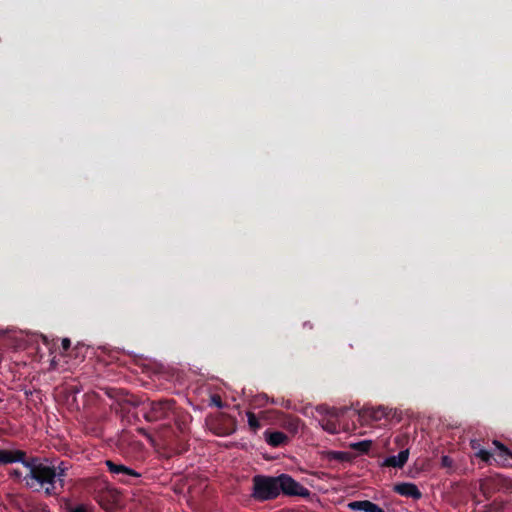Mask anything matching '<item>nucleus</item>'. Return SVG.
Returning <instances> with one entry per match:
<instances>
[{"mask_svg":"<svg viewBox=\"0 0 512 512\" xmlns=\"http://www.w3.org/2000/svg\"><path fill=\"white\" fill-rule=\"evenodd\" d=\"M250 498L263 503L277 499L281 494L289 497L309 498L311 492L289 474L278 476L256 474L251 479Z\"/></svg>","mask_w":512,"mask_h":512,"instance_id":"f257e3e1","label":"nucleus"},{"mask_svg":"<svg viewBox=\"0 0 512 512\" xmlns=\"http://www.w3.org/2000/svg\"><path fill=\"white\" fill-rule=\"evenodd\" d=\"M29 464L30 466H27L29 472L23 478L27 488L36 492L43 490L47 497L58 496L62 493L54 466L41 463L38 457H30Z\"/></svg>","mask_w":512,"mask_h":512,"instance_id":"f03ea898","label":"nucleus"},{"mask_svg":"<svg viewBox=\"0 0 512 512\" xmlns=\"http://www.w3.org/2000/svg\"><path fill=\"white\" fill-rule=\"evenodd\" d=\"M176 401L170 399L147 400L142 404V412L146 421L156 422L170 420Z\"/></svg>","mask_w":512,"mask_h":512,"instance_id":"7ed1b4c3","label":"nucleus"},{"mask_svg":"<svg viewBox=\"0 0 512 512\" xmlns=\"http://www.w3.org/2000/svg\"><path fill=\"white\" fill-rule=\"evenodd\" d=\"M113 479L122 484H135L142 474L135 469L113 460L105 462Z\"/></svg>","mask_w":512,"mask_h":512,"instance_id":"20e7f679","label":"nucleus"},{"mask_svg":"<svg viewBox=\"0 0 512 512\" xmlns=\"http://www.w3.org/2000/svg\"><path fill=\"white\" fill-rule=\"evenodd\" d=\"M21 463L24 467L30 466L29 458L24 450L0 449V465Z\"/></svg>","mask_w":512,"mask_h":512,"instance_id":"39448f33","label":"nucleus"},{"mask_svg":"<svg viewBox=\"0 0 512 512\" xmlns=\"http://www.w3.org/2000/svg\"><path fill=\"white\" fill-rule=\"evenodd\" d=\"M170 420H172L174 422L178 431L182 435H185L187 433V431L189 430V424L192 420V416L186 410L178 407L177 403H176L173 408V413L171 415Z\"/></svg>","mask_w":512,"mask_h":512,"instance_id":"423d86ee","label":"nucleus"},{"mask_svg":"<svg viewBox=\"0 0 512 512\" xmlns=\"http://www.w3.org/2000/svg\"><path fill=\"white\" fill-rule=\"evenodd\" d=\"M394 491L401 496L409 497L414 500H418L422 497L421 491L413 483H398L394 486Z\"/></svg>","mask_w":512,"mask_h":512,"instance_id":"0eeeda50","label":"nucleus"},{"mask_svg":"<svg viewBox=\"0 0 512 512\" xmlns=\"http://www.w3.org/2000/svg\"><path fill=\"white\" fill-rule=\"evenodd\" d=\"M348 507L352 511L385 512L383 508L369 500L353 501L348 504Z\"/></svg>","mask_w":512,"mask_h":512,"instance_id":"6e6552de","label":"nucleus"},{"mask_svg":"<svg viewBox=\"0 0 512 512\" xmlns=\"http://www.w3.org/2000/svg\"><path fill=\"white\" fill-rule=\"evenodd\" d=\"M265 441L272 447H280L288 443V436L281 431L266 430L264 433Z\"/></svg>","mask_w":512,"mask_h":512,"instance_id":"1a4fd4ad","label":"nucleus"},{"mask_svg":"<svg viewBox=\"0 0 512 512\" xmlns=\"http://www.w3.org/2000/svg\"><path fill=\"white\" fill-rule=\"evenodd\" d=\"M409 458V450L405 449L398 453V455H393L387 457L382 466L384 467H394V468H402Z\"/></svg>","mask_w":512,"mask_h":512,"instance_id":"9d476101","label":"nucleus"},{"mask_svg":"<svg viewBox=\"0 0 512 512\" xmlns=\"http://www.w3.org/2000/svg\"><path fill=\"white\" fill-rule=\"evenodd\" d=\"M301 420L293 415H284L281 420V426L291 434L298 433Z\"/></svg>","mask_w":512,"mask_h":512,"instance_id":"9b49d317","label":"nucleus"},{"mask_svg":"<svg viewBox=\"0 0 512 512\" xmlns=\"http://www.w3.org/2000/svg\"><path fill=\"white\" fill-rule=\"evenodd\" d=\"M224 425L220 428H214V433L220 436L230 435L236 430V421L234 418L225 417L223 418Z\"/></svg>","mask_w":512,"mask_h":512,"instance_id":"f8f14e48","label":"nucleus"},{"mask_svg":"<svg viewBox=\"0 0 512 512\" xmlns=\"http://www.w3.org/2000/svg\"><path fill=\"white\" fill-rule=\"evenodd\" d=\"M69 467V464L65 461H61L57 466H54V472L57 475V482L62 491L64 490L65 477Z\"/></svg>","mask_w":512,"mask_h":512,"instance_id":"ddd939ff","label":"nucleus"},{"mask_svg":"<svg viewBox=\"0 0 512 512\" xmlns=\"http://www.w3.org/2000/svg\"><path fill=\"white\" fill-rule=\"evenodd\" d=\"M364 415L369 416L372 420L379 421L382 418H386L389 415L387 408L378 407V408H370L364 411Z\"/></svg>","mask_w":512,"mask_h":512,"instance_id":"4468645a","label":"nucleus"},{"mask_svg":"<svg viewBox=\"0 0 512 512\" xmlns=\"http://www.w3.org/2000/svg\"><path fill=\"white\" fill-rule=\"evenodd\" d=\"M326 457L330 461L335 460L339 462H349L352 459L350 453L342 451H328Z\"/></svg>","mask_w":512,"mask_h":512,"instance_id":"2eb2a0df","label":"nucleus"},{"mask_svg":"<svg viewBox=\"0 0 512 512\" xmlns=\"http://www.w3.org/2000/svg\"><path fill=\"white\" fill-rule=\"evenodd\" d=\"M321 427L329 432L330 434H336L338 432V426L335 421L331 419H322L320 421Z\"/></svg>","mask_w":512,"mask_h":512,"instance_id":"dca6fc26","label":"nucleus"},{"mask_svg":"<svg viewBox=\"0 0 512 512\" xmlns=\"http://www.w3.org/2000/svg\"><path fill=\"white\" fill-rule=\"evenodd\" d=\"M372 442L368 440L356 442L351 444V448L360 452V453H368L371 448Z\"/></svg>","mask_w":512,"mask_h":512,"instance_id":"f3484780","label":"nucleus"},{"mask_svg":"<svg viewBox=\"0 0 512 512\" xmlns=\"http://www.w3.org/2000/svg\"><path fill=\"white\" fill-rule=\"evenodd\" d=\"M247 419H248V425L252 431L256 432L258 429L261 428V424L253 412H251V411L247 412Z\"/></svg>","mask_w":512,"mask_h":512,"instance_id":"a211bd4d","label":"nucleus"},{"mask_svg":"<svg viewBox=\"0 0 512 512\" xmlns=\"http://www.w3.org/2000/svg\"><path fill=\"white\" fill-rule=\"evenodd\" d=\"M317 412H319L320 414H325V415H328V416H331V417H338V412L334 409V408H330L328 406H325V405H320L316 408Z\"/></svg>","mask_w":512,"mask_h":512,"instance_id":"6ab92c4d","label":"nucleus"},{"mask_svg":"<svg viewBox=\"0 0 512 512\" xmlns=\"http://www.w3.org/2000/svg\"><path fill=\"white\" fill-rule=\"evenodd\" d=\"M494 444L499 449V456L500 457H504V458L510 457V458H512V452L505 445H503L502 443H500L498 441H494Z\"/></svg>","mask_w":512,"mask_h":512,"instance_id":"aec40b11","label":"nucleus"},{"mask_svg":"<svg viewBox=\"0 0 512 512\" xmlns=\"http://www.w3.org/2000/svg\"><path fill=\"white\" fill-rule=\"evenodd\" d=\"M188 449H189V445H188L187 441L184 439H180L179 444L175 450V453L180 455V454H183L186 451H188Z\"/></svg>","mask_w":512,"mask_h":512,"instance_id":"412c9836","label":"nucleus"},{"mask_svg":"<svg viewBox=\"0 0 512 512\" xmlns=\"http://www.w3.org/2000/svg\"><path fill=\"white\" fill-rule=\"evenodd\" d=\"M477 456L484 462L486 463H489L490 460L493 458L492 454L488 451V450H485V449H481L478 453H477Z\"/></svg>","mask_w":512,"mask_h":512,"instance_id":"4be33fe9","label":"nucleus"},{"mask_svg":"<svg viewBox=\"0 0 512 512\" xmlns=\"http://www.w3.org/2000/svg\"><path fill=\"white\" fill-rule=\"evenodd\" d=\"M453 459L450 458L449 456L447 455H444L441 457V466L444 467V468H452L453 467Z\"/></svg>","mask_w":512,"mask_h":512,"instance_id":"5701e85b","label":"nucleus"},{"mask_svg":"<svg viewBox=\"0 0 512 512\" xmlns=\"http://www.w3.org/2000/svg\"><path fill=\"white\" fill-rule=\"evenodd\" d=\"M211 405L221 408L223 406L221 397L217 394L212 395L211 396Z\"/></svg>","mask_w":512,"mask_h":512,"instance_id":"b1692460","label":"nucleus"},{"mask_svg":"<svg viewBox=\"0 0 512 512\" xmlns=\"http://www.w3.org/2000/svg\"><path fill=\"white\" fill-rule=\"evenodd\" d=\"M9 476L13 479L20 480L24 478L22 472L19 469H12L9 471Z\"/></svg>","mask_w":512,"mask_h":512,"instance_id":"393cba45","label":"nucleus"},{"mask_svg":"<svg viewBox=\"0 0 512 512\" xmlns=\"http://www.w3.org/2000/svg\"><path fill=\"white\" fill-rule=\"evenodd\" d=\"M61 345H62V349H63V351H64V352H67V351L69 350L70 346H71V341H70V339H68V338H63V339H62V343H61Z\"/></svg>","mask_w":512,"mask_h":512,"instance_id":"a878e982","label":"nucleus"},{"mask_svg":"<svg viewBox=\"0 0 512 512\" xmlns=\"http://www.w3.org/2000/svg\"><path fill=\"white\" fill-rule=\"evenodd\" d=\"M70 512H89L84 505H78L70 509Z\"/></svg>","mask_w":512,"mask_h":512,"instance_id":"bb28decb","label":"nucleus"},{"mask_svg":"<svg viewBox=\"0 0 512 512\" xmlns=\"http://www.w3.org/2000/svg\"><path fill=\"white\" fill-rule=\"evenodd\" d=\"M131 444L135 449L142 447V444L139 441H133Z\"/></svg>","mask_w":512,"mask_h":512,"instance_id":"cd10ccee","label":"nucleus"},{"mask_svg":"<svg viewBox=\"0 0 512 512\" xmlns=\"http://www.w3.org/2000/svg\"><path fill=\"white\" fill-rule=\"evenodd\" d=\"M125 443H126L125 438H124V437H123V438H121L120 443H119V446H120V449H121V450H123V447H124Z\"/></svg>","mask_w":512,"mask_h":512,"instance_id":"c85d7f7f","label":"nucleus"},{"mask_svg":"<svg viewBox=\"0 0 512 512\" xmlns=\"http://www.w3.org/2000/svg\"><path fill=\"white\" fill-rule=\"evenodd\" d=\"M42 339H43V342H44L45 344H48V339H47V337H46V336H42Z\"/></svg>","mask_w":512,"mask_h":512,"instance_id":"c756f323","label":"nucleus"}]
</instances>
